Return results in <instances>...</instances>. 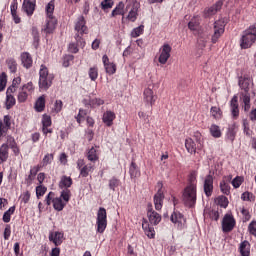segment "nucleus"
<instances>
[{"mask_svg":"<svg viewBox=\"0 0 256 256\" xmlns=\"http://www.w3.org/2000/svg\"><path fill=\"white\" fill-rule=\"evenodd\" d=\"M182 200L186 207H195L197 203V183L195 182V177L190 178V183L183 191Z\"/></svg>","mask_w":256,"mask_h":256,"instance_id":"nucleus-1","label":"nucleus"},{"mask_svg":"<svg viewBox=\"0 0 256 256\" xmlns=\"http://www.w3.org/2000/svg\"><path fill=\"white\" fill-rule=\"evenodd\" d=\"M53 79H55V75L49 73L47 66L42 64L39 70V89L41 91H47L53 85Z\"/></svg>","mask_w":256,"mask_h":256,"instance_id":"nucleus-2","label":"nucleus"},{"mask_svg":"<svg viewBox=\"0 0 256 256\" xmlns=\"http://www.w3.org/2000/svg\"><path fill=\"white\" fill-rule=\"evenodd\" d=\"M53 11H55V0H51L46 5V27L44 28L45 33H53L55 31V27L57 25V19L53 17Z\"/></svg>","mask_w":256,"mask_h":256,"instance_id":"nucleus-3","label":"nucleus"},{"mask_svg":"<svg viewBox=\"0 0 256 256\" xmlns=\"http://www.w3.org/2000/svg\"><path fill=\"white\" fill-rule=\"evenodd\" d=\"M256 41V26H250L242 33L240 39L241 49H249Z\"/></svg>","mask_w":256,"mask_h":256,"instance_id":"nucleus-4","label":"nucleus"},{"mask_svg":"<svg viewBox=\"0 0 256 256\" xmlns=\"http://www.w3.org/2000/svg\"><path fill=\"white\" fill-rule=\"evenodd\" d=\"M97 233H105L107 229V210L105 208H99L96 218Z\"/></svg>","mask_w":256,"mask_h":256,"instance_id":"nucleus-5","label":"nucleus"},{"mask_svg":"<svg viewBox=\"0 0 256 256\" xmlns=\"http://www.w3.org/2000/svg\"><path fill=\"white\" fill-rule=\"evenodd\" d=\"M225 25H227V18H221L214 23V34L212 35V43H217L221 35L225 33Z\"/></svg>","mask_w":256,"mask_h":256,"instance_id":"nucleus-6","label":"nucleus"},{"mask_svg":"<svg viewBox=\"0 0 256 256\" xmlns=\"http://www.w3.org/2000/svg\"><path fill=\"white\" fill-rule=\"evenodd\" d=\"M34 90H35V87L33 86V82H28L27 84H24L19 89V92L17 95L18 103H25L29 95H31Z\"/></svg>","mask_w":256,"mask_h":256,"instance_id":"nucleus-7","label":"nucleus"},{"mask_svg":"<svg viewBox=\"0 0 256 256\" xmlns=\"http://www.w3.org/2000/svg\"><path fill=\"white\" fill-rule=\"evenodd\" d=\"M158 191L154 195V205L156 211H161L163 209V199H165V194H163V182L157 183Z\"/></svg>","mask_w":256,"mask_h":256,"instance_id":"nucleus-8","label":"nucleus"},{"mask_svg":"<svg viewBox=\"0 0 256 256\" xmlns=\"http://www.w3.org/2000/svg\"><path fill=\"white\" fill-rule=\"evenodd\" d=\"M160 51V56L158 58V61L161 65H165V63H167V61H169V58L171 57V45H169L168 43L163 44L161 46V48L159 49Z\"/></svg>","mask_w":256,"mask_h":256,"instance_id":"nucleus-9","label":"nucleus"},{"mask_svg":"<svg viewBox=\"0 0 256 256\" xmlns=\"http://www.w3.org/2000/svg\"><path fill=\"white\" fill-rule=\"evenodd\" d=\"M235 229V218L231 214H226L222 220V231L229 233Z\"/></svg>","mask_w":256,"mask_h":256,"instance_id":"nucleus-10","label":"nucleus"},{"mask_svg":"<svg viewBox=\"0 0 256 256\" xmlns=\"http://www.w3.org/2000/svg\"><path fill=\"white\" fill-rule=\"evenodd\" d=\"M238 85L240 89L243 91L240 95H251L249 93L251 86L253 85V80L249 77H239Z\"/></svg>","mask_w":256,"mask_h":256,"instance_id":"nucleus-11","label":"nucleus"},{"mask_svg":"<svg viewBox=\"0 0 256 256\" xmlns=\"http://www.w3.org/2000/svg\"><path fill=\"white\" fill-rule=\"evenodd\" d=\"M147 215L151 225H159V223H161V215L153 210L152 204H148Z\"/></svg>","mask_w":256,"mask_h":256,"instance_id":"nucleus-12","label":"nucleus"},{"mask_svg":"<svg viewBox=\"0 0 256 256\" xmlns=\"http://www.w3.org/2000/svg\"><path fill=\"white\" fill-rule=\"evenodd\" d=\"M143 99L145 103H148L153 107L155 105V102L157 101V95L153 93V90L151 88H146L143 92Z\"/></svg>","mask_w":256,"mask_h":256,"instance_id":"nucleus-13","label":"nucleus"},{"mask_svg":"<svg viewBox=\"0 0 256 256\" xmlns=\"http://www.w3.org/2000/svg\"><path fill=\"white\" fill-rule=\"evenodd\" d=\"M171 221L172 223L177 225L179 229H183L185 227V216H183L181 212H173V214L171 215Z\"/></svg>","mask_w":256,"mask_h":256,"instance_id":"nucleus-14","label":"nucleus"},{"mask_svg":"<svg viewBox=\"0 0 256 256\" xmlns=\"http://www.w3.org/2000/svg\"><path fill=\"white\" fill-rule=\"evenodd\" d=\"M204 193L206 197H211V195H213V176L211 174L205 177Z\"/></svg>","mask_w":256,"mask_h":256,"instance_id":"nucleus-15","label":"nucleus"},{"mask_svg":"<svg viewBox=\"0 0 256 256\" xmlns=\"http://www.w3.org/2000/svg\"><path fill=\"white\" fill-rule=\"evenodd\" d=\"M75 31H77V33H79L80 35H86V33L88 32V28L85 24V17H78V20L75 24Z\"/></svg>","mask_w":256,"mask_h":256,"instance_id":"nucleus-16","label":"nucleus"},{"mask_svg":"<svg viewBox=\"0 0 256 256\" xmlns=\"http://www.w3.org/2000/svg\"><path fill=\"white\" fill-rule=\"evenodd\" d=\"M63 237H64L63 232L56 231V232L49 233V241L54 243V245H56V247H59V245H61V243H63Z\"/></svg>","mask_w":256,"mask_h":256,"instance_id":"nucleus-17","label":"nucleus"},{"mask_svg":"<svg viewBox=\"0 0 256 256\" xmlns=\"http://www.w3.org/2000/svg\"><path fill=\"white\" fill-rule=\"evenodd\" d=\"M221 7H223V1H217L213 6L208 9H205L204 16L211 17L215 15L218 11H221Z\"/></svg>","mask_w":256,"mask_h":256,"instance_id":"nucleus-18","label":"nucleus"},{"mask_svg":"<svg viewBox=\"0 0 256 256\" xmlns=\"http://www.w3.org/2000/svg\"><path fill=\"white\" fill-rule=\"evenodd\" d=\"M230 109L233 119H237V117H239V103L237 95H234L233 98L231 99Z\"/></svg>","mask_w":256,"mask_h":256,"instance_id":"nucleus-19","label":"nucleus"},{"mask_svg":"<svg viewBox=\"0 0 256 256\" xmlns=\"http://www.w3.org/2000/svg\"><path fill=\"white\" fill-rule=\"evenodd\" d=\"M22 9L24 13L28 15V17H31V15H33V13L35 12V0L34 2H31L30 0H24Z\"/></svg>","mask_w":256,"mask_h":256,"instance_id":"nucleus-20","label":"nucleus"},{"mask_svg":"<svg viewBox=\"0 0 256 256\" xmlns=\"http://www.w3.org/2000/svg\"><path fill=\"white\" fill-rule=\"evenodd\" d=\"M115 117V112L107 110L103 114L102 121L107 127H111L113 125V121H115Z\"/></svg>","mask_w":256,"mask_h":256,"instance_id":"nucleus-21","label":"nucleus"},{"mask_svg":"<svg viewBox=\"0 0 256 256\" xmlns=\"http://www.w3.org/2000/svg\"><path fill=\"white\" fill-rule=\"evenodd\" d=\"M21 63L25 69H31L33 67V58L29 52H23L21 54Z\"/></svg>","mask_w":256,"mask_h":256,"instance_id":"nucleus-22","label":"nucleus"},{"mask_svg":"<svg viewBox=\"0 0 256 256\" xmlns=\"http://www.w3.org/2000/svg\"><path fill=\"white\" fill-rule=\"evenodd\" d=\"M142 229L149 239H155V228L149 225V222H147V220H144L142 222Z\"/></svg>","mask_w":256,"mask_h":256,"instance_id":"nucleus-23","label":"nucleus"},{"mask_svg":"<svg viewBox=\"0 0 256 256\" xmlns=\"http://www.w3.org/2000/svg\"><path fill=\"white\" fill-rule=\"evenodd\" d=\"M239 252L241 256H250L251 255V244L249 241L244 240L240 243Z\"/></svg>","mask_w":256,"mask_h":256,"instance_id":"nucleus-24","label":"nucleus"},{"mask_svg":"<svg viewBox=\"0 0 256 256\" xmlns=\"http://www.w3.org/2000/svg\"><path fill=\"white\" fill-rule=\"evenodd\" d=\"M237 135V126L235 124L228 127L226 132V141H230L233 143L235 141V137Z\"/></svg>","mask_w":256,"mask_h":256,"instance_id":"nucleus-25","label":"nucleus"},{"mask_svg":"<svg viewBox=\"0 0 256 256\" xmlns=\"http://www.w3.org/2000/svg\"><path fill=\"white\" fill-rule=\"evenodd\" d=\"M138 11H139V4L134 3L127 16L128 21L135 23V21H137Z\"/></svg>","mask_w":256,"mask_h":256,"instance_id":"nucleus-26","label":"nucleus"},{"mask_svg":"<svg viewBox=\"0 0 256 256\" xmlns=\"http://www.w3.org/2000/svg\"><path fill=\"white\" fill-rule=\"evenodd\" d=\"M240 99L244 103V111L245 113H249L251 109V94H240Z\"/></svg>","mask_w":256,"mask_h":256,"instance_id":"nucleus-27","label":"nucleus"},{"mask_svg":"<svg viewBox=\"0 0 256 256\" xmlns=\"http://www.w3.org/2000/svg\"><path fill=\"white\" fill-rule=\"evenodd\" d=\"M7 159H9V146H7V144H3L0 147V165L5 163Z\"/></svg>","mask_w":256,"mask_h":256,"instance_id":"nucleus-28","label":"nucleus"},{"mask_svg":"<svg viewBox=\"0 0 256 256\" xmlns=\"http://www.w3.org/2000/svg\"><path fill=\"white\" fill-rule=\"evenodd\" d=\"M185 147L188 153H191V155H193L194 153H197V146L195 144V141H193V139L187 138L185 140Z\"/></svg>","mask_w":256,"mask_h":256,"instance_id":"nucleus-29","label":"nucleus"},{"mask_svg":"<svg viewBox=\"0 0 256 256\" xmlns=\"http://www.w3.org/2000/svg\"><path fill=\"white\" fill-rule=\"evenodd\" d=\"M73 185V179L69 176H63L60 180L59 187L60 189H69Z\"/></svg>","mask_w":256,"mask_h":256,"instance_id":"nucleus-30","label":"nucleus"},{"mask_svg":"<svg viewBox=\"0 0 256 256\" xmlns=\"http://www.w3.org/2000/svg\"><path fill=\"white\" fill-rule=\"evenodd\" d=\"M188 29L190 31H199L201 29V25L199 24V16L194 17L189 23H188Z\"/></svg>","mask_w":256,"mask_h":256,"instance_id":"nucleus-31","label":"nucleus"},{"mask_svg":"<svg viewBox=\"0 0 256 256\" xmlns=\"http://www.w3.org/2000/svg\"><path fill=\"white\" fill-rule=\"evenodd\" d=\"M88 161L95 163V161H99V153H97V149L92 147L87 153Z\"/></svg>","mask_w":256,"mask_h":256,"instance_id":"nucleus-32","label":"nucleus"},{"mask_svg":"<svg viewBox=\"0 0 256 256\" xmlns=\"http://www.w3.org/2000/svg\"><path fill=\"white\" fill-rule=\"evenodd\" d=\"M84 105H89L90 107H100V105H104L105 101L101 98H93L90 99L87 103L86 100H83Z\"/></svg>","mask_w":256,"mask_h":256,"instance_id":"nucleus-33","label":"nucleus"},{"mask_svg":"<svg viewBox=\"0 0 256 256\" xmlns=\"http://www.w3.org/2000/svg\"><path fill=\"white\" fill-rule=\"evenodd\" d=\"M210 134L215 139H219L221 137V128L217 124H212L209 128Z\"/></svg>","mask_w":256,"mask_h":256,"instance_id":"nucleus-34","label":"nucleus"},{"mask_svg":"<svg viewBox=\"0 0 256 256\" xmlns=\"http://www.w3.org/2000/svg\"><path fill=\"white\" fill-rule=\"evenodd\" d=\"M52 202L53 207L56 211H63V209H65V206L67 205L66 203L63 202V199L61 198H54Z\"/></svg>","mask_w":256,"mask_h":256,"instance_id":"nucleus-35","label":"nucleus"},{"mask_svg":"<svg viewBox=\"0 0 256 256\" xmlns=\"http://www.w3.org/2000/svg\"><path fill=\"white\" fill-rule=\"evenodd\" d=\"M129 174L131 179H135L141 175V172L139 171V168L137 167V164L135 162H132L129 169Z\"/></svg>","mask_w":256,"mask_h":256,"instance_id":"nucleus-36","label":"nucleus"},{"mask_svg":"<svg viewBox=\"0 0 256 256\" xmlns=\"http://www.w3.org/2000/svg\"><path fill=\"white\" fill-rule=\"evenodd\" d=\"M35 110L41 113L45 110V96H40L35 103Z\"/></svg>","mask_w":256,"mask_h":256,"instance_id":"nucleus-37","label":"nucleus"},{"mask_svg":"<svg viewBox=\"0 0 256 256\" xmlns=\"http://www.w3.org/2000/svg\"><path fill=\"white\" fill-rule=\"evenodd\" d=\"M93 171V164H86L80 169V177H89V173Z\"/></svg>","mask_w":256,"mask_h":256,"instance_id":"nucleus-38","label":"nucleus"},{"mask_svg":"<svg viewBox=\"0 0 256 256\" xmlns=\"http://www.w3.org/2000/svg\"><path fill=\"white\" fill-rule=\"evenodd\" d=\"M6 64L10 73H17V61H15V59L13 58L7 59Z\"/></svg>","mask_w":256,"mask_h":256,"instance_id":"nucleus-39","label":"nucleus"},{"mask_svg":"<svg viewBox=\"0 0 256 256\" xmlns=\"http://www.w3.org/2000/svg\"><path fill=\"white\" fill-rule=\"evenodd\" d=\"M220 191L224 195H230V193H231V186L229 185V183L225 182V180H222L220 182Z\"/></svg>","mask_w":256,"mask_h":256,"instance_id":"nucleus-40","label":"nucleus"},{"mask_svg":"<svg viewBox=\"0 0 256 256\" xmlns=\"http://www.w3.org/2000/svg\"><path fill=\"white\" fill-rule=\"evenodd\" d=\"M15 103H17V100H15V96L13 95H6V109L9 110L14 107Z\"/></svg>","mask_w":256,"mask_h":256,"instance_id":"nucleus-41","label":"nucleus"},{"mask_svg":"<svg viewBox=\"0 0 256 256\" xmlns=\"http://www.w3.org/2000/svg\"><path fill=\"white\" fill-rule=\"evenodd\" d=\"M15 213V206L10 207L3 215L4 223H9L11 221V216Z\"/></svg>","mask_w":256,"mask_h":256,"instance_id":"nucleus-42","label":"nucleus"},{"mask_svg":"<svg viewBox=\"0 0 256 256\" xmlns=\"http://www.w3.org/2000/svg\"><path fill=\"white\" fill-rule=\"evenodd\" d=\"M210 113H211V116L214 118V119H221L223 113L221 112V108L219 107H216V106H213L211 109H210Z\"/></svg>","mask_w":256,"mask_h":256,"instance_id":"nucleus-43","label":"nucleus"},{"mask_svg":"<svg viewBox=\"0 0 256 256\" xmlns=\"http://www.w3.org/2000/svg\"><path fill=\"white\" fill-rule=\"evenodd\" d=\"M124 7H125V4H123V2H119V4L112 11L111 17H116V15H123Z\"/></svg>","mask_w":256,"mask_h":256,"instance_id":"nucleus-44","label":"nucleus"},{"mask_svg":"<svg viewBox=\"0 0 256 256\" xmlns=\"http://www.w3.org/2000/svg\"><path fill=\"white\" fill-rule=\"evenodd\" d=\"M89 78L91 81H97V77H99V70L97 67H91L88 71Z\"/></svg>","mask_w":256,"mask_h":256,"instance_id":"nucleus-45","label":"nucleus"},{"mask_svg":"<svg viewBox=\"0 0 256 256\" xmlns=\"http://www.w3.org/2000/svg\"><path fill=\"white\" fill-rule=\"evenodd\" d=\"M143 31H145V26L144 25H140L136 28H134L131 32V37L133 38H137L140 35H143Z\"/></svg>","mask_w":256,"mask_h":256,"instance_id":"nucleus-46","label":"nucleus"},{"mask_svg":"<svg viewBox=\"0 0 256 256\" xmlns=\"http://www.w3.org/2000/svg\"><path fill=\"white\" fill-rule=\"evenodd\" d=\"M5 87H7V74L2 72L0 74V93L1 91H5Z\"/></svg>","mask_w":256,"mask_h":256,"instance_id":"nucleus-47","label":"nucleus"},{"mask_svg":"<svg viewBox=\"0 0 256 256\" xmlns=\"http://www.w3.org/2000/svg\"><path fill=\"white\" fill-rule=\"evenodd\" d=\"M243 181H245V179L241 176H237L235 177L231 184H232V187H234V189H239V187H241V185H243Z\"/></svg>","mask_w":256,"mask_h":256,"instance_id":"nucleus-48","label":"nucleus"},{"mask_svg":"<svg viewBox=\"0 0 256 256\" xmlns=\"http://www.w3.org/2000/svg\"><path fill=\"white\" fill-rule=\"evenodd\" d=\"M104 68L108 75H115V72L117 71V66H115L114 63H108Z\"/></svg>","mask_w":256,"mask_h":256,"instance_id":"nucleus-49","label":"nucleus"},{"mask_svg":"<svg viewBox=\"0 0 256 256\" xmlns=\"http://www.w3.org/2000/svg\"><path fill=\"white\" fill-rule=\"evenodd\" d=\"M60 198L63 199V201L67 204L69 203V200L71 199V190L64 189L61 192Z\"/></svg>","mask_w":256,"mask_h":256,"instance_id":"nucleus-50","label":"nucleus"},{"mask_svg":"<svg viewBox=\"0 0 256 256\" xmlns=\"http://www.w3.org/2000/svg\"><path fill=\"white\" fill-rule=\"evenodd\" d=\"M45 193H47V187H45L41 184L36 187V197L38 199H39V197H43V195H45Z\"/></svg>","mask_w":256,"mask_h":256,"instance_id":"nucleus-51","label":"nucleus"},{"mask_svg":"<svg viewBox=\"0 0 256 256\" xmlns=\"http://www.w3.org/2000/svg\"><path fill=\"white\" fill-rule=\"evenodd\" d=\"M217 201L218 205H220V207H223L224 209H226V207H228L229 205V200L225 196H219Z\"/></svg>","mask_w":256,"mask_h":256,"instance_id":"nucleus-52","label":"nucleus"},{"mask_svg":"<svg viewBox=\"0 0 256 256\" xmlns=\"http://www.w3.org/2000/svg\"><path fill=\"white\" fill-rule=\"evenodd\" d=\"M53 163V154H46L42 160L43 167H47V165H51Z\"/></svg>","mask_w":256,"mask_h":256,"instance_id":"nucleus-53","label":"nucleus"},{"mask_svg":"<svg viewBox=\"0 0 256 256\" xmlns=\"http://www.w3.org/2000/svg\"><path fill=\"white\" fill-rule=\"evenodd\" d=\"M242 201H255V196L251 192H244L241 195Z\"/></svg>","mask_w":256,"mask_h":256,"instance_id":"nucleus-54","label":"nucleus"},{"mask_svg":"<svg viewBox=\"0 0 256 256\" xmlns=\"http://www.w3.org/2000/svg\"><path fill=\"white\" fill-rule=\"evenodd\" d=\"M73 59H75L73 55H65L63 57V67H69L73 63Z\"/></svg>","mask_w":256,"mask_h":256,"instance_id":"nucleus-55","label":"nucleus"},{"mask_svg":"<svg viewBox=\"0 0 256 256\" xmlns=\"http://www.w3.org/2000/svg\"><path fill=\"white\" fill-rule=\"evenodd\" d=\"M51 116L44 114L42 117V127H51Z\"/></svg>","mask_w":256,"mask_h":256,"instance_id":"nucleus-56","label":"nucleus"},{"mask_svg":"<svg viewBox=\"0 0 256 256\" xmlns=\"http://www.w3.org/2000/svg\"><path fill=\"white\" fill-rule=\"evenodd\" d=\"M101 7L104 11H107V9H111L113 7V0H103L101 2Z\"/></svg>","mask_w":256,"mask_h":256,"instance_id":"nucleus-57","label":"nucleus"},{"mask_svg":"<svg viewBox=\"0 0 256 256\" xmlns=\"http://www.w3.org/2000/svg\"><path fill=\"white\" fill-rule=\"evenodd\" d=\"M118 185H119V179L111 178L109 180V189H111L112 191H115V189H117Z\"/></svg>","mask_w":256,"mask_h":256,"instance_id":"nucleus-58","label":"nucleus"},{"mask_svg":"<svg viewBox=\"0 0 256 256\" xmlns=\"http://www.w3.org/2000/svg\"><path fill=\"white\" fill-rule=\"evenodd\" d=\"M21 203L27 204L29 203V200L31 199V193L29 191L24 192L21 196Z\"/></svg>","mask_w":256,"mask_h":256,"instance_id":"nucleus-59","label":"nucleus"},{"mask_svg":"<svg viewBox=\"0 0 256 256\" xmlns=\"http://www.w3.org/2000/svg\"><path fill=\"white\" fill-rule=\"evenodd\" d=\"M61 109H63V101L56 100L54 104L55 113H61Z\"/></svg>","mask_w":256,"mask_h":256,"instance_id":"nucleus-60","label":"nucleus"},{"mask_svg":"<svg viewBox=\"0 0 256 256\" xmlns=\"http://www.w3.org/2000/svg\"><path fill=\"white\" fill-rule=\"evenodd\" d=\"M248 231L250 235H254L256 237V221H252L248 226Z\"/></svg>","mask_w":256,"mask_h":256,"instance_id":"nucleus-61","label":"nucleus"},{"mask_svg":"<svg viewBox=\"0 0 256 256\" xmlns=\"http://www.w3.org/2000/svg\"><path fill=\"white\" fill-rule=\"evenodd\" d=\"M87 115V110L80 109L78 115L76 116L77 123H81L83 121V117Z\"/></svg>","mask_w":256,"mask_h":256,"instance_id":"nucleus-62","label":"nucleus"},{"mask_svg":"<svg viewBox=\"0 0 256 256\" xmlns=\"http://www.w3.org/2000/svg\"><path fill=\"white\" fill-rule=\"evenodd\" d=\"M11 237V226L10 225H6L5 229H4V239L5 241H8V239Z\"/></svg>","mask_w":256,"mask_h":256,"instance_id":"nucleus-63","label":"nucleus"},{"mask_svg":"<svg viewBox=\"0 0 256 256\" xmlns=\"http://www.w3.org/2000/svg\"><path fill=\"white\" fill-rule=\"evenodd\" d=\"M209 215H210V218H212L213 221H219V211L211 210Z\"/></svg>","mask_w":256,"mask_h":256,"instance_id":"nucleus-64","label":"nucleus"}]
</instances>
